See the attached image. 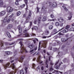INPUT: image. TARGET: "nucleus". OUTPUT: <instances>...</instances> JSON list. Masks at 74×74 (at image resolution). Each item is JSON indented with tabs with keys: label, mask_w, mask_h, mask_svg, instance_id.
Segmentation results:
<instances>
[{
	"label": "nucleus",
	"mask_w": 74,
	"mask_h": 74,
	"mask_svg": "<svg viewBox=\"0 0 74 74\" xmlns=\"http://www.w3.org/2000/svg\"><path fill=\"white\" fill-rule=\"evenodd\" d=\"M59 23L57 22L56 23V25L57 26H59Z\"/></svg>",
	"instance_id": "35"
},
{
	"label": "nucleus",
	"mask_w": 74,
	"mask_h": 74,
	"mask_svg": "<svg viewBox=\"0 0 74 74\" xmlns=\"http://www.w3.org/2000/svg\"><path fill=\"white\" fill-rule=\"evenodd\" d=\"M32 66L33 68H34L35 67V66H36V65H35V64H33L32 65Z\"/></svg>",
	"instance_id": "44"
},
{
	"label": "nucleus",
	"mask_w": 74,
	"mask_h": 74,
	"mask_svg": "<svg viewBox=\"0 0 74 74\" xmlns=\"http://www.w3.org/2000/svg\"><path fill=\"white\" fill-rule=\"evenodd\" d=\"M5 12L3 11L1 12L0 13V15L1 16H3L4 15H5Z\"/></svg>",
	"instance_id": "13"
},
{
	"label": "nucleus",
	"mask_w": 74,
	"mask_h": 74,
	"mask_svg": "<svg viewBox=\"0 0 74 74\" xmlns=\"http://www.w3.org/2000/svg\"><path fill=\"white\" fill-rule=\"evenodd\" d=\"M51 18H54L55 17V16H53V14H51Z\"/></svg>",
	"instance_id": "36"
},
{
	"label": "nucleus",
	"mask_w": 74,
	"mask_h": 74,
	"mask_svg": "<svg viewBox=\"0 0 74 74\" xmlns=\"http://www.w3.org/2000/svg\"><path fill=\"white\" fill-rule=\"evenodd\" d=\"M41 58V56H39V58L38 59H37V62H38V63H39L40 64H41V63H42V61H40V58Z\"/></svg>",
	"instance_id": "11"
},
{
	"label": "nucleus",
	"mask_w": 74,
	"mask_h": 74,
	"mask_svg": "<svg viewBox=\"0 0 74 74\" xmlns=\"http://www.w3.org/2000/svg\"><path fill=\"white\" fill-rule=\"evenodd\" d=\"M66 60H67L66 58H65L64 59V60H63V62H64V63H65V62H66Z\"/></svg>",
	"instance_id": "47"
},
{
	"label": "nucleus",
	"mask_w": 74,
	"mask_h": 74,
	"mask_svg": "<svg viewBox=\"0 0 74 74\" xmlns=\"http://www.w3.org/2000/svg\"><path fill=\"white\" fill-rule=\"evenodd\" d=\"M13 16H14V14H12L11 15H10V16H9V19H11V18H12Z\"/></svg>",
	"instance_id": "29"
},
{
	"label": "nucleus",
	"mask_w": 74,
	"mask_h": 74,
	"mask_svg": "<svg viewBox=\"0 0 74 74\" xmlns=\"http://www.w3.org/2000/svg\"><path fill=\"white\" fill-rule=\"evenodd\" d=\"M70 31H74V28H71L70 29Z\"/></svg>",
	"instance_id": "34"
},
{
	"label": "nucleus",
	"mask_w": 74,
	"mask_h": 74,
	"mask_svg": "<svg viewBox=\"0 0 74 74\" xmlns=\"http://www.w3.org/2000/svg\"><path fill=\"white\" fill-rule=\"evenodd\" d=\"M69 28H70V26L67 25L66 27V29H69Z\"/></svg>",
	"instance_id": "37"
},
{
	"label": "nucleus",
	"mask_w": 74,
	"mask_h": 74,
	"mask_svg": "<svg viewBox=\"0 0 74 74\" xmlns=\"http://www.w3.org/2000/svg\"><path fill=\"white\" fill-rule=\"evenodd\" d=\"M19 62H21V63H22L23 61V57H21V58L18 60Z\"/></svg>",
	"instance_id": "10"
},
{
	"label": "nucleus",
	"mask_w": 74,
	"mask_h": 74,
	"mask_svg": "<svg viewBox=\"0 0 74 74\" xmlns=\"http://www.w3.org/2000/svg\"><path fill=\"white\" fill-rule=\"evenodd\" d=\"M65 47V46H62L61 47L62 49H63Z\"/></svg>",
	"instance_id": "49"
},
{
	"label": "nucleus",
	"mask_w": 74,
	"mask_h": 74,
	"mask_svg": "<svg viewBox=\"0 0 74 74\" xmlns=\"http://www.w3.org/2000/svg\"><path fill=\"white\" fill-rule=\"evenodd\" d=\"M40 45H41V42H40L39 43V47H38V51H39V48L40 47Z\"/></svg>",
	"instance_id": "42"
},
{
	"label": "nucleus",
	"mask_w": 74,
	"mask_h": 74,
	"mask_svg": "<svg viewBox=\"0 0 74 74\" xmlns=\"http://www.w3.org/2000/svg\"><path fill=\"white\" fill-rule=\"evenodd\" d=\"M27 0H24V1L25 3V4H26L27 7Z\"/></svg>",
	"instance_id": "25"
},
{
	"label": "nucleus",
	"mask_w": 74,
	"mask_h": 74,
	"mask_svg": "<svg viewBox=\"0 0 74 74\" xmlns=\"http://www.w3.org/2000/svg\"><path fill=\"white\" fill-rule=\"evenodd\" d=\"M54 70L53 68H52V66L50 68L49 70L50 71H52L53 70Z\"/></svg>",
	"instance_id": "33"
},
{
	"label": "nucleus",
	"mask_w": 74,
	"mask_h": 74,
	"mask_svg": "<svg viewBox=\"0 0 74 74\" xmlns=\"http://www.w3.org/2000/svg\"><path fill=\"white\" fill-rule=\"evenodd\" d=\"M19 44L21 45V53H23V52H25V53H27V50H26V49L24 47V46L23 45V43H22V41H20L19 42Z\"/></svg>",
	"instance_id": "3"
},
{
	"label": "nucleus",
	"mask_w": 74,
	"mask_h": 74,
	"mask_svg": "<svg viewBox=\"0 0 74 74\" xmlns=\"http://www.w3.org/2000/svg\"><path fill=\"white\" fill-rule=\"evenodd\" d=\"M67 32H68V29H65L63 30L61 32V33L62 32H63V33H67Z\"/></svg>",
	"instance_id": "14"
},
{
	"label": "nucleus",
	"mask_w": 74,
	"mask_h": 74,
	"mask_svg": "<svg viewBox=\"0 0 74 74\" xmlns=\"http://www.w3.org/2000/svg\"><path fill=\"white\" fill-rule=\"evenodd\" d=\"M60 35H63V34L62 33V32H60L57 35L54 37L55 39H57V38H58V37L60 38Z\"/></svg>",
	"instance_id": "7"
},
{
	"label": "nucleus",
	"mask_w": 74,
	"mask_h": 74,
	"mask_svg": "<svg viewBox=\"0 0 74 74\" xmlns=\"http://www.w3.org/2000/svg\"><path fill=\"white\" fill-rule=\"evenodd\" d=\"M15 4L16 5H18V2H17L16 1L15 3Z\"/></svg>",
	"instance_id": "50"
},
{
	"label": "nucleus",
	"mask_w": 74,
	"mask_h": 74,
	"mask_svg": "<svg viewBox=\"0 0 74 74\" xmlns=\"http://www.w3.org/2000/svg\"><path fill=\"white\" fill-rule=\"evenodd\" d=\"M46 20H47V19L46 18V17L44 16L43 18V19L42 20V21L43 22H44V21H46Z\"/></svg>",
	"instance_id": "21"
},
{
	"label": "nucleus",
	"mask_w": 74,
	"mask_h": 74,
	"mask_svg": "<svg viewBox=\"0 0 74 74\" xmlns=\"http://www.w3.org/2000/svg\"><path fill=\"white\" fill-rule=\"evenodd\" d=\"M58 20L61 22H62L64 21V19L62 18H60V19H58Z\"/></svg>",
	"instance_id": "16"
},
{
	"label": "nucleus",
	"mask_w": 74,
	"mask_h": 74,
	"mask_svg": "<svg viewBox=\"0 0 74 74\" xmlns=\"http://www.w3.org/2000/svg\"><path fill=\"white\" fill-rule=\"evenodd\" d=\"M3 2L2 0L0 1V7H3Z\"/></svg>",
	"instance_id": "15"
},
{
	"label": "nucleus",
	"mask_w": 74,
	"mask_h": 74,
	"mask_svg": "<svg viewBox=\"0 0 74 74\" xmlns=\"http://www.w3.org/2000/svg\"><path fill=\"white\" fill-rule=\"evenodd\" d=\"M5 53L7 55H9L10 54V52L9 51H6Z\"/></svg>",
	"instance_id": "30"
},
{
	"label": "nucleus",
	"mask_w": 74,
	"mask_h": 74,
	"mask_svg": "<svg viewBox=\"0 0 74 74\" xmlns=\"http://www.w3.org/2000/svg\"><path fill=\"white\" fill-rule=\"evenodd\" d=\"M21 14V12L20 11H18L17 13V16H19Z\"/></svg>",
	"instance_id": "23"
},
{
	"label": "nucleus",
	"mask_w": 74,
	"mask_h": 74,
	"mask_svg": "<svg viewBox=\"0 0 74 74\" xmlns=\"http://www.w3.org/2000/svg\"><path fill=\"white\" fill-rule=\"evenodd\" d=\"M28 47L30 49H32L34 47V44H32L30 45V44H29L27 45Z\"/></svg>",
	"instance_id": "9"
},
{
	"label": "nucleus",
	"mask_w": 74,
	"mask_h": 74,
	"mask_svg": "<svg viewBox=\"0 0 74 74\" xmlns=\"http://www.w3.org/2000/svg\"><path fill=\"white\" fill-rule=\"evenodd\" d=\"M57 6V3L56 2H54L53 3L52 5V4H50L49 5L50 7H56Z\"/></svg>",
	"instance_id": "5"
},
{
	"label": "nucleus",
	"mask_w": 74,
	"mask_h": 74,
	"mask_svg": "<svg viewBox=\"0 0 74 74\" xmlns=\"http://www.w3.org/2000/svg\"><path fill=\"white\" fill-rule=\"evenodd\" d=\"M34 23L35 24H36L37 23V21L36 20H35L34 21Z\"/></svg>",
	"instance_id": "54"
},
{
	"label": "nucleus",
	"mask_w": 74,
	"mask_h": 74,
	"mask_svg": "<svg viewBox=\"0 0 74 74\" xmlns=\"http://www.w3.org/2000/svg\"><path fill=\"white\" fill-rule=\"evenodd\" d=\"M31 36H36V34H32L31 35Z\"/></svg>",
	"instance_id": "62"
},
{
	"label": "nucleus",
	"mask_w": 74,
	"mask_h": 74,
	"mask_svg": "<svg viewBox=\"0 0 74 74\" xmlns=\"http://www.w3.org/2000/svg\"><path fill=\"white\" fill-rule=\"evenodd\" d=\"M49 29L50 30L52 29H53V26H52V25L49 26Z\"/></svg>",
	"instance_id": "28"
},
{
	"label": "nucleus",
	"mask_w": 74,
	"mask_h": 74,
	"mask_svg": "<svg viewBox=\"0 0 74 74\" xmlns=\"http://www.w3.org/2000/svg\"><path fill=\"white\" fill-rule=\"evenodd\" d=\"M30 16H31V12H30V11H29L28 17H27L26 20L25 21V22L26 23H28V22H29V19H30Z\"/></svg>",
	"instance_id": "6"
},
{
	"label": "nucleus",
	"mask_w": 74,
	"mask_h": 74,
	"mask_svg": "<svg viewBox=\"0 0 74 74\" xmlns=\"http://www.w3.org/2000/svg\"><path fill=\"white\" fill-rule=\"evenodd\" d=\"M25 6V4H23V5H22L21 6V7H24Z\"/></svg>",
	"instance_id": "53"
},
{
	"label": "nucleus",
	"mask_w": 74,
	"mask_h": 74,
	"mask_svg": "<svg viewBox=\"0 0 74 74\" xmlns=\"http://www.w3.org/2000/svg\"><path fill=\"white\" fill-rule=\"evenodd\" d=\"M12 27V25H9L7 27V29H10Z\"/></svg>",
	"instance_id": "18"
},
{
	"label": "nucleus",
	"mask_w": 74,
	"mask_h": 74,
	"mask_svg": "<svg viewBox=\"0 0 74 74\" xmlns=\"http://www.w3.org/2000/svg\"><path fill=\"white\" fill-rule=\"evenodd\" d=\"M27 68L25 67V71L26 73H27Z\"/></svg>",
	"instance_id": "41"
},
{
	"label": "nucleus",
	"mask_w": 74,
	"mask_h": 74,
	"mask_svg": "<svg viewBox=\"0 0 74 74\" xmlns=\"http://www.w3.org/2000/svg\"><path fill=\"white\" fill-rule=\"evenodd\" d=\"M10 62L7 63L6 64L4 65V67L5 69H6L8 67V66H10Z\"/></svg>",
	"instance_id": "8"
},
{
	"label": "nucleus",
	"mask_w": 74,
	"mask_h": 74,
	"mask_svg": "<svg viewBox=\"0 0 74 74\" xmlns=\"http://www.w3.org/2000/svg\"><path fill=\"white\" fill-rule=\"evenodd\" d=\"M66 40L64 38H62L61 39V41L62 42H65Z\"/></svg>",
	"instance_id": "26"
},
{
	"label": "nucleus",
	"mask_w": 74,
	"mask_h": 74,
	"mask_svg": "<svg viewBox=\"0 0 74 74\" xmlns=\"http://www.w3.org/2000/svg\"><path fill=\"white\" fill-rule=\"evenodd\" d=\"M30 24L29 26L28 27V29H25L23 31V32L25 33L24 35V37H30V35L29 34V33L27 32V30H29V29H30L31 28V26L32 25V22H30Z\"/></svg>",
	"instance_id": "2"
},
{
	"label": "nucleus",
	"mask_w": 74,
	"mask_h": 74,
	"mask_svg": "<svg viewBox=\"0 0 74 74\" xmlns=\"http://www.w3.org/2000/svg\"><path fill=\"white\" fill-rule=\"evenodd\" d=\"M72 26H74V23L72 24Z\"/></svg>",
	"instance_id": "64"
},
{
	"label": "nucleus",
	"mask_w": 74,
	"mask_h": 74,
	"mask_svg": "<svg viewBox=\"0 0 74 74\" xmlns=\"http://www.w3.org/2000/svg\"><path fill=\"white\" fill-rule=\"evenodd\" d=\"M68 20H71L72 18V16H70L68 17Z\"/></svg>",
	"instance_id": "27"
},
{
	"label": "nucleus",
	"mask_w": 74,
	"mask_h": 74,
	"mask_svg": "<svg viewBox=\"0 0 74 74\" xmlns=\"http://www.w3.org/2000/svg\"><path fill=\"white\" fill-rule=\"evenodd\" d=\"M54 32H57V30H56V29H54Z\"/></svg>",
	"instance_id": "58"
},
{
	"label": "nucleus",
	"mask_w": 74,
	"mask_h": 74,
	"mask_svg": "<svg viewBox=\"0 0 74 74\" xmlns=\"http://www.w3.org/2000/svg\"><path fill=\"white\" fill-rule=\"evenodd\" d=\"M56 69L57 70H59V66H56Z\"/></svg>",
	"instance_id": "38"
},
{
	"label": "nucleus",
	"mask_w": 74,
	"mask_h": 74,
	"mask_svg": "<svg viewBox=\"0 0 74 74\" xmlns=\"http://www.w3.org/2000/svg\"><path fill=\"white\" fill-rule=\"evenodd\" d=\"M34 29L35 30H38V27H37L35 26L34 27Z\"/></svg>",
	"instance_id": "32"
},
{
	"label": "nucleus",
	"mask_w": 74,
	"mask_h": 74,
	"mask_svg": "<svg viewBox=\"0 0 74 74\" xmlns=\"http://www.w3.org/2000/svg\"><path fill=\"white\" fill-rule=\"evenodd\" d=\"M37 47H36L34 49V51H36V50H37Z\"/></svg>",
	"instance_id": "48"
},
{
	"label": "nucleus",
	"mask_w": 74,
	"mask_h": 74,
	"mask_svg": "<svg viewBox=\"0 0 74 74\" xmlns=\"http://www.w3.org/2000/svg\"><path fill=\"white\" fill-rule=\"evenodd\" d=\"M40 70V67L38 66L37 68V70L38 71V70Z\"/></svg>",
	"instance_id": "40"
},
{
	"label": "nucleus",
	"mask_w": 74,
	"mask_h": 74,
	"mask_svg": "<svg viewBox=\"0 0 74 74\" xmlns=\"http://www.w3.org/2000/svg\"><path fill=\"white\" fill-rule=\"evenodd\" d=\"M10 19H9L8 20L6 21L7 22V23H9V22H10Z\"/></svg>",
	"instance_id": "45"
},
{
	"label": "nucleus",
	"mask_w": 74,
	"mask_h": 74,
	"mask_svg": "<svg viewBox=\"0 0 74 74\" xmlns=\"http://www.w3.org/2000/svg\"><path fill=\"white\" fill-rule=\"evenodd\" d=\"M51 58V56L49 57V61H51V59H50Z\"/></svg>",
	"instance_id": "59"
},
{
	"label": "nucleus",
	"mask_w": 74,
	"mask_h": 74,
	"mask_svg": "<svg viewBox=\"0 0 74 74\" xmlns=\"http://www.w3.org/2000/svg\"><path fill=\"white\" fill-rule=\"evenodd\" d=\"M46 45H47L46 43H43L42 45V47L45 48H46Z\"/></svg>",
	"instance_id": "24"
},
{
	"label": "nucleus",
	"mask_w": 74,
	"mask_h": 74,
	"mask_svg": "<svg viewBox=\"0 0 74 74\" xmlns=\"http://www.w3.org/2000/svg\"><path fill=\"white\" fill-rule=\"evenodd\" d=\"M7 17L6 16L4 18V20H2V21H3V22H5L7 21Z\"/></svg>",
	"instance_id": "19"
},
{
	"label": "nucleus",
	"mask_w": 74,
	"mask_h": 74,
	"mask_svg": "<svg viewBox=\"0 0 74 74\" xmlns=\"http://www.w3.org/2000/svg\"><path fill=\"white\" fill-rule=\"evenodd\" d=\"M34 51V49L30 51V52H33V51Z\"/></svg>",
	"instance_id": "60"
},
{
	"label": "nucleus",
	"mask_w": 74,
	"mask_h": 74,
	"mask_svg": "<svg viewBox=\"0 0 74 74\" xmlns=\"http://www.w3.org/2000/svg\"><path fill=\"white\" fill-rule=\"evenodd\" d=\"M47 63H48V60H47L46 61L45 64H46V67L47 68H48V65L47 64Z\"/></svg>",
	"instance_id": "20"
},
{
	"label": "nucleus",
	"mask_w": 74,
	"mask_h": 74,
	"mask_svg": "<svg viewBox=\"0 0 74 74\" xmlns=\"http://www.w3.org/2000/svg\"><path fill=\"white\" fill-rule=\"evenodd\" d=\"M20 74H24V71L23 70H21L20 72Z\"/></svg>",
	"instance_id": "31"
},
{
	"label": "nucleus",
	"mask_w": 74,
	"mask_h": 74,
	"mask_svg": "<svg viewBox=\"0 0 74 74\" xmlns=\"http://www.w3.org/2000/svg\"><path fill=\"white\" fill-rule=\"evenodd\" d=\"M54 71H56V72H57L55 74H59V71H56V70H55Z\"/></svg>",
	"instance_id": "39"
},
{
	"label": "nucleus",
	"mask_w": 74,
	"mask_h": 74,
	"mask_svg": "<svg viewBox=\"0 0 74 74\" xmlns=\"http://www.w3.org/2000/svg\"><path fill=\"white\" fill-rule=\"evenodd\" d=\"M14 44V42H13L11 44H10L9 45H13V44Z\"/></svg>",
	"instance_id": "56"
},
{
	"label": "nucleus",
	"mask_w": 74,
	"mask_h": 74,
	"mask_svg": "<svg viewBox=\"0 0 74 74\" xmlns=\"http://www.w3.org/2000/svg\"><path fill=\"white\" fill-rule=\"evenodd\" d=\"M13 11L12 8L10 6H9L7 8V11L8 13H10L11 12H12Z\"/></svg>",
	"instance_id": "4"
},
{
	"label": "nucleus",
	"mask_w": 74,
	"mask_h": 74,
	"mask_svg": "<svg viewBox=\"0 0 74 74\" xmlns=\"http://www.w3.org/2000/svg\"><path fill=\"white\" fill-rule=\"evenodd\" d=\"M62 7H63L65 11H67V8H66V7L65 6V5H64L62 6Z\"/></svg>",
	"instance_id": "22"
},
{
	"label": "nucleus",
	"mask_w": 74,
	"mask_h": 74,
	"mask_svg": "<svg viewBox=\"0 0 74 74\" xmlns=\"http://www.w3.org/2000/svg\"><path fill=\"white\" fill-rule=\"evenodd\" d=\"M37 12H39V10L40 9V8H38V7H37Z\"/></svg>",
	"instance_id": "46"
},
{
	"label": "nucleus",
	"mask_w": 74,
	"mask_h": 74,
	"mask_svg": "<svg viewBox=\"0 0 74 74\" xmlns=\"http://www.w3.org/2000/svg\"><path fill=\"white\" fill-rule=\"evenodd\" d=\"M41 17H40L38 18V21L39 22H40V21H41Z\"/></svg>",
	"instance_id": "43"
},
{
	"label": "nucleus",
	"mask_w": 74,
	"mask_h": 74,
	"mask_svg": "<svg viewBox=\"0 0 74 74\" xmlns=\"http://www.w3.org/2000/svg\"><path fill=\"white\" fill-rule=\"evenodd\" d=\"M50 64L51 65V66H53V63L52 62H51L50 63Z\"/></svg>",
	"instance_id": "51"
},
{
	"label": "nucleus",
	"mask_w": 74,
	"mask_h": 74,
	"mask_svg": "<svg viewBox=\"0 0 74 74\" xmlns=\"http://www.w3.org/2000/svg\"><path fill=\"white\" fill-rule=\"evenodd\" d=\"M41 69L42 70H44V67L43 66H42L41 67Z\"/></svg>",
	"instance_id": "57"
},
{
	"label": "nucleus",
	"mask_w": 74,
	"mask_h": 74,
	"mask_svg": "<svg viewBox=\"0 0 74 74\" xmlns=\"http://www.w3.org/2000/svg\"><path fill=\"white\" fill-rule=\"evenodd\" d=\"M58 62H56V63H55V65H57V64H58Z\"/></svg>",
	"instance_id": "63"
},
{
	"label": "nucleus",
	"mask_w": 74,
	"mask_h": 74,
	"mask_svg": "<svg viewBox=\"0 0 74 74\" xmlns=\"http://www.w3.org/2000/svg\"><path fill=\"white\" fill-rule=\"evenodd\" d=\"M49 21H55V19H53L52 20L49 19Z\"/></svg>",
	"instance_id": "61"
},
{
	"label": "nucleus",
	"mask_w": 74,
	"mask_h": 74,
	"mask_svg": "<svg viewBox=\"0 0 74 74\" xmlns=\"http://www.w3.org/2000/svg\"><path fill=\"white\" fill-rule=\"evenodd\" d=\"M26 14H24L23 15V17H24L25 18L26 17Z\"/></svg>",
	"instance_id": "55"
},
{
	"label": "nucleus",
	"mask_w": 74,
	"mask_h": 74,
	"mask_svg": "<svg viewBox=\"0 0 74 74\" xmlns=\"http://www.w3.org/2000/svg\"><path fill=\"white\" fill-rule=\"evenodd\" d=\"M47 37L43 36L42 38H47Z\"/></svg>",
	"instance_id": "52"
},
{
	"label": "nucleus",
	"mask_w": 74,
	"mask_h": 74,
	"mask_svg": "<svg viewBox=\"0 0 74 74\" xmlns=\"http://www.w3.org/2000/svg\"><path fill=\"white\" fill-rule=\"evenodd\" d=\"M6 34L7 36H8V37L9 38H11V35H10V33L9 32H7L6 33Z\"/></svg>",
	"instance_id": "17"
},
{
	"label": "nucleus",
	"mask_w": 74,
	"mask_h": 74,
	"mask_svg": "<svg viewBox=\"0 0 74 74\" xmlns=\"http://www.w3.org/2000/svg\"><path fill=\"white\" fill-rule=\"evenodd\" d=\"M18 29L19 33H21L22 32V28L21 27V26L19 25L17 27Z\"/></svg>",
	"instance_id": "12"
},
{
	"label": "nucleus",
	"mask_w": 74,
	"mask_h": 74,
	"mask_svg": "<svg viewBox=\"0 0 74 74\" xmlns=\"http://www.w3.org/2000/svg\"><path fill=\"white\" fill-rule=\"evenodd\" d=\"M8 45V43L7 42H4L3 41H1V47H2V48L4 49H7L10 48V47H7Z\"/></svg>",
	"instance_id": "1"
}]
</instances>
